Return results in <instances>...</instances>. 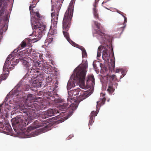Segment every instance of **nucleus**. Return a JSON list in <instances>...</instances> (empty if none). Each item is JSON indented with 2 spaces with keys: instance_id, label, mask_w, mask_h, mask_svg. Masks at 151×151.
Returning a JSON list of instances; mask_svg holds the SVG:
<instances>
[{
  "instance_id": "1",
  "label": "nucleus",
  "mask_w": 151,
  "mask_h": 151,
  "mask_svg": "<svg viewBox=\"0 0 151 151\" xmlns=\"http://www.w3.org/2000/svg\"><path fill=\"white\" fill-rule=\"evenodd\" d=\"M19 109L22 112L27 113L28 112L30 115L28 116L27 119H24L21 117H16L12 119V124L13 128L17 133L24 129L23 128L26 126L28 124L31 122L32 120L36 119V115L35 110L38 111L42 109L43 104H19Z\"/></svg>"
},
{
  "instance_id": "2",
  "label": "nucleus",
  "mask_w": 151,
  "mask_h": 151,
  "mask_svg": "<svg viewBox=\"0 0 151 151\" xmlns=\"http://www.w3.org/2000/svg\"><path fill=\"white\" fill-rule=\"evenodd\" d=\"M88 68L86 61L83 64H81L75 70L73 74L68 82L67 89L68 90L75 86L74 81L80 87L83 89L86 88L87 86H85V78Z\"/></svg>"
},
{
  "instance_id": "3",
  "label": "nucleus",
  "mask_w": 151,
  "mask_h": 151,
  "mask_svg": "<svg viewBox=\"0 0 151 151\" xmlns=\"http://www.w3.org/2000/svg\"><path fill=\"white\" fill-rule=\"evenodd\" d=\"M21 84V82H20L15 87L14 91H13L12 94H11V92L10 94H8L7 95L4 101L3 104H8V103L12 104L13 103H17V101H21L22 102V101H23V102L20 103L21 104H22L23 103L26 104L32 103L31 100L33 99L32 94L28 95L26 100H25L26 97L22 98L20 97L21 92L19 91L20 89L19 87H20ZM2 104H3V103Z\"/></svg>"
},
{
  "instance_id": "4",
  "label": "nucleus",
  "mask_w": 151,
  "mask_h": 151,
  "mask_svg": "<svg viewBox=\"0 0 151 151\" xmlns=\"http://www.w3.org/2000/svg\"><path fill=\"white\" fill-rule=\"evenodd\" d=\"M69 104H62L59 106H57L55 109H50L45 112V117H50L55 115L59 113L61 111H63L67 110L70 114H72L73 111L76 109L78 104H70L69 107Z\"/></svg>"
},
{
  "instance_id": "5",
  "label": "nucleus",
  "mask_w": 151,
  "mask_h": 151,
  "mask_svg": "<svg viewBox=\"0 0 151 151\" xmlns=\"http://www.w3.org/2000/svg\"><path fill=\"white\" fill-rule=\"evenodd\" d=\"M92 92H89L88 91L83 92L81 91L80 88L76 89L75 90L68 92V94L69 95L68 98L67 99L68 101H70L71 99V102L72 104H74L72 102V101L74 97L73 96L76 95H79V98L82 101L83 99H86L87 97L89 96L92 93Z\"/></svg>"
},
{
  "instance_id": "6",
  "label": "nucleus",
  "mask_w": 151,
  "mask_h": 151,
  "mask_svg": "<svg viewBox=\"0 0 151 151\" xmlns=\"http://www.w3.org/2000/svg\"><path fill=\"white\" fill-rule=\"evenodd\" d=\"M76 0H71V1L68 8V9L66 12L64 17L63 19V27L65 26V22L68 19V22L72 18L73 14V4L74 3Z\"/></svg>"
},
{
  "instance_id": "7",
  "label": "nucleus",
  "mask_w": 151,
  "mask_h": 151,
  "mask_svg": "<svg viewBox=\"0 0 151 151\" xmlns=\"http://www.w3.org/2000/svg\"><path fill=\"white\" fill-rule=\"evenodd\" d=\"M93 36L96 37L101 43L110 42L111 40V36L99 30L96 31V32L93 34Z\"/></svg>"
},
{
  "instance_id": "8",
  "label": "nucleus",
  "mask_w": 151,
  "mask_h": 151,
  "mask_svg": "<svg viewBox=\"0 0 151 151\" xmlns=\"http://www.w3.org/2000/svg\"><path fill=\"white\" fill-rule=\"evenodd\" d=\"M67 20H68V19H67ZM68 20H67V21L65 22V23L66 25L65 27H63V35L64 36V37L66 38L67 40L74 47H77V46H78V45L75 43L74 42L70 40L69 37V36L68 33L66 32V31L68 30L69 28L70 27V20H69V22H68Z\"/></svg>"
},
{
  "instance_id": "9",
  "label": "nucleus",
  "mask_w": 151,
  "mask_h": 151,
  "mask_svg": "<svg viewBox=\"0 0 151 151\" xmlns=\"http://www.w3.org/2000/svg\"><path fill=\"white\" fill-rule=\"evenodd\" d=\"M35 20V18L32 19L31 20V24L32 29H39V30L42 32V31H44L45 30L46 26L41 24L40 22H37Z\"/></svg>"
},
{
  "instance_id": "10",
  "label": "nucleus",
  "mask_w": 151,
  "mask_h": 151,
  "mask_svg": "<svg viewBox=\"0 0 151 151\" xmlns=\"http://www.w3.org/2000/svg\"><path fill=\"white\" fill-rule=\"evenodd\" d=\"M102 50H103L102 51V58L104 60L108 59V54L109 50L107 48L101 46H100L98 49L97 58L101 56Z\"/></svg>"
},
{
  "instance_id": "11",
  "label": "nucleus",
  "mask_w": 151,
  "mask_h": 151,
  "mask_svg": "<svg viewBox=\"0 0 151 151\" xmlns=\"http://www.w3.org/2000/svg\"><path fill=\"white\" fill-rule=\"evenodd\" d=\"M11 55H9L8 56L4 64L3 68V73H4L5 75L4 76V77L2 76L0 77V83H1L2 80H4L6 79L7 77V75L9 73V71L8 67L9 65V60H8V58H11Z\"/></svg>"
},
{
  "instance_id": "12",
  "label": "nucleus",
  "mask_w": 151,
  "mask_h": 151,
  "mask_svg": "<svg viewBox=\"0 0 151 151\" xmlns=\"http://www.w3.org/2000/svg\"><path fill=\"white\" fill-rule=\"evenodd\" d=\"M95 84V79L93 75H89L88 76V79L86 82L85 86H87L86 88L87 89L90 88V89H93Z\"/></svg>"
},
{
  "instance_id": "13",
  "label": "nucleus",
  "mask_w": 151,
  "mask_h": 151,
  "mask_svg": "<svg viewBox=\"0 0 151 151\" xmlns=\"http://www.w3.org/2000/svg\"><path fill=\"white\" fill-rule=\"evenodd\" d=\"M9 1L7 0H0V8H1L0 12L1 15L6 10L7 4Z\"/></svg>"
},
{
  "instance_id": "14",
  "label": "nucleus",
  "mask_w": 151,
  "mask_h": 151,
  "mask_svg": "<svg viewBox=\"0 0 151 151\" xmlns=\"http://www.w3.org/2000/svg\"><path fill=\"white\" fill-rule=\"evenodd\" d=\"M43 123H42L41 122L36 120L32 125H30L29 128L30 130H32L43 127Z\"/></svg>"
},
{
  "instance_id": "15",
  "label": "nucleus",
  "mask_w": 151,
  "mask_h": 151,
  "mask_svg": "<svg viewBox=\"0 0 151 151\" xmlns=\"http://www.w3.org/2000/svg\"><path fill=\"white\" fill-rule=\"evenodd\" d=\"M52 19V22H53L54 24H57V20L58 19V14H55V13L52 12L51 14Z\"/></svg>"
},
{
  "instance_id": "16",
  "label": "nucleus",
  "mask_w": 151,
  "mask_h": 151,
  "mask_svg": "<svg viewBox=\"0 0 151 151\" xmlns=\"http://www.w3.org/2000/svg\"><path fill=\"white\" fill-rule=\"evenodd\" d=\"M56 24H57L53 23L51 26L50 29L52 34V35L56 34L57 33Z\"/></svg>"
},
{
  "instance_id": "17",
  "label": "nucleus",
  "mask_w": 151,
  "mask_h": 151,
  "mask_svg": "<svg viewBox=\"0 0 151 151\" xmlns=\"http://www.w3.org/2000/svg\"><path fill=\"white\" fill-rule=\"evenodd\" d=\"M47 127L45 126L43 128L39 129L38 131L36 132L37 135H38L41 133H44L47 130Z\"/></svg>"
},
{
  "instance_id": "18",
  "label": "nucleus",
  "mask_w": 151,
  "mask_h": 151,
  "mask_svg": "<svg viewBox=\"0 0 151 151\" xmlns=\"http://www.w3.org/2000/svg\"><path fill=\"white\" fill-rule=\"evenodd\" d=\"M105 95L104 93H101V96H102V97L101 98L99 101L97 102V104H98L99 102H100V104H104L105 103V101L106 100L104 97Z\"/></svg>"
},
{
  "instance_id": "19",
  "label": "nucleus",
  "mask_w": 151,
  "mask_h": 151,
  "mask_svg": "<svg viewBox=\"0 0 151 151\" xmlns=\"http://www.w3.org/2000/svg\"><path fill=\"white\" fill-rule=\"evenodd\" d=\"M41 85V82H39L37 80L33 81L32 83V85L34 87L38 88Z\"/></svg>"
},
{
  "instance_id": "20",
  "label": "nucleus",
  "mask_w": 151,
  "mask_h": 151,
  "mask_svg": "<svg viewBox=\"0 0 151 151\" xmlns=\"http://www.w3.org/2000/svg\"><path fill=\"white\" fill-rule=\"evenodd\" d=\"M78 46H77L76 47H78L81 50L82 52V57H85L86 55V52L85 49L83 48L82 47L79 46V47H78Z\"/></svg>"
},
{
  "instance_id": "21",
  "label": "nucleus",
  "mask_w": 151,
  "mask_h": 151,
  "mask_svg": "<svg viewBox=\"0 0 151 151\" xmlns=\"http://www.w3.org/2000/svg\"><path fill=\"white\" fill-rule=\"evenodd\" d=\"M26 42L24 41H23L20 44V47H19L18 50H19L24 47L26 45Z\"/></svg>"
},
{
  "instance_id": "22",
  "label": "nucleus",
  "mask_w": 151,
  "mask_h": 151,
  "mask_svg": "<svg viewBox=\"0 0 151 151\" xmlns=\"http://www.w3.org/2000/svg\"><path fill=\"white\" fill-rule=\"evenodd\" d=\"M25 58H20V60H22V62L23 63V64L25 65V66H26L27 67L28 66V64L29 63L27 62L26 60H25Z\"/></svg>"
},
{
  "instance_id": "23",
  "label": "nucleus",
  "mask_w": 151,
  "mask_h": 151,
  "mask_svg": "<svg viewBox=\"0 0 151 151\" xmlns=\"http://www.w3.org/2000/svg\"><path fill=\"white\" fill-rule=\"evenodd\" d=\"M64 100L60 98H58V99H56L55 100V103H63V104H65V103H63Z\"/></svg>"
},
{
  "instance_id": "24",
  "label": "nucleus",
  "mask_w": 151,
  "mask_h": 151,
  "mask_svg": "<svg viewBox=\"0 0 151 151\" xmlns=\"http://www.w3.org/2000/svg\"><path fill=\"white\" fill-rule=\"evenodd\" d=\"M114 89L111 86H109L107 91L109 92L110 94H112V92L114 91Z\"/></svg>"
},
{
  "instance_id": "25",
  "label": "nucleus",
  "mask_w": 151,
  "mask_h": 151,
  "mask_svg": "<svg viewBox=\"0 0 151 151\" xmlns=\"http://www.w3.org/2000/svg\"><path fill=\"white\" fill-rule=\"evenodd\" d=\"M93 13L94 17L96 18H98V14L97 13V11L95 8H94L93 9Z\"/></svg>"
},
{
  "instance_id": "26",
  "label": "nucleus",
  "mask_w": 151,
  "mask_h": 151,
  "mask_svg": "<svg viewBox=\"0 0 151 151\" xmlns=\"http://www.w3.org/2000/svg\"><path fill=\"white\" fill-rule=\"evenodd\" d=\"M97 115V113L96 111H91L90 115V116L93 117L95 118V117Z\"/></svg>"
},
{
  "instance_id": "27",
  "label": "nucleus",
  "mask_w": 151,
  "mask_h": 151,
  "mask_svg": "<svg viewBox=\"0 0 151 151\" xmlns=\"http://www.w3.org/2000/svg\"><path fill=\"white\" fill-rule=\"evenodd\" d=\"M93 117L90 116V119L89 121V124L90 125H92V123L94 122V118Z\"/></svg>"
},
{
  "instance_id": "28",
  "label": "nucleus",
  "mask_w": 151,
  "mask_h": 151,
  "mask_svg": "<svg viewBox=\"0 0 151 151\" xmlns=\"http://www.w3.org/2000/svg\"><path fill=\"white\" fill-rule=\"evenodd\" d=\"M4 105V108L5 109V110H6V109H8V110H9L11 109V107L9 104Z\"/></svg>"
},
{
  "instance_id": "29",
  "label": "nucleus",
  "mask_w": 151,
  "mask_h": 151,
  "mask_svg": "<svg viewBox=\"0 0 151 151\" xmlns=\"http://www.w3.org/2000/svg\"><path fill=\"white\" fill-rule=\"evenodd\" d=\"M94 24L97 28L98 29H100V24L99 23L96 22H94Z\"/></svg>"
},
{
  "instance_id": "30",
  "label": "nucleus",
  "mask_w": 151,
  "mask_h": 151,
  "mask_svg": "<svg viewBox=\"0 0 151 151\" xmlns=\"http://www.w3.org/2000/svg\"><path fill=\"white\" fill-rule=\"evenodd\" d=\"M42 37V35L41 34H40L39 35H37L36 37V38H36L37 39V41L39 40H40V39Z\"/></svg>"
},
{
  "instance_id": "31",
  "label": "nucleus",
  "mask_w": 151,
  "mask_h": 151,
  "mask_svg": "<svg viewBox=\"0 0 151 151\" xmlns=\"http://www.w3.org/2000/svg\"><path fill=\"white\" fill-rule=\"evenodd\" d=\"M34 65H35V67H40V63L38 62H35L34 63Z\"/></svg>"
},
{
  "instance_id": "32",
  "label": "nucleus",
  "mask_w": 151,
  "mask_h": 151,
  "mask_svg": "<svg viewBox=\"0 0 151 151\" xmlns=\"http://www.w3.org/2000/svg\"><path fill=\"white\" fill-rule=\"evenodd\" d=\"M4 104H0V114L1 113H2L3 107V105H4Z\"/></svg>"
},
{
  "instance_id": "33",
  "label": "nucleus",
  "mask_w": 151,
  "mask_h": 151,
  "mask_svg": "<svg viewBox=\"0 0 151 151\" xmlns=\"http://www.w3.org/2000/svg\"><path fill=\"white\" fill-rule=\"evenodd\" d=\"M121 71V73H123V71L122 69H117L116 70V72L117 73H119V71Z\"/></svg>"
},
{
  "instance_id": "34",
  "label": "nucleus",
  "mask_w": 151,
  "mask_h": 151,
  "mask_svg": "<svg viewBox=\"0 0 151 151\" xmlns=\"http://www.w3.org/2000/svg\"><path fill=\"white\" fill-rule=\"evenodd\" d=\"M35 13L36 15L37 16V18L39 19L40 18L41 16L38 12H36Z\"/></svg>"
},
{
  "instance_id": "35",
  "label": "nucleus",
  "mask_w": 151,
  "mask_h": 151,
  "mask_svg": "<svg viewBox=\"0 0 151 151\" xmlns=\"http://www.w3.org/2000/svg\"><path fill=\"white\" fill-rule=\"evenodd\" d=\"M4 127V126L2 123H0V128L3 129Z\"/></svg>"
},
{
  "instance_id": "36",
  "label": "nucleus",
  "mask_w": 151,
  "mask_h": 151,
  "mask_svg": "<svg viewBox=\"0 0 151 151\" xmlns=\"http://www.w3.org/2000/svg\"><path fill=\"white\" fill-rule=\"evenodd\" d=\"M14 67V65H11L10 67L9 68V69H10L11 70H12L13 68V67Z\"/></svg>"
},
{
  "instance_id": "37",
  "label": "nucleus",
  "mask_w": 151,
  "mask_h": 151,
  "mask_svg": "<svg viewBox=\"0 0 151 151\" xmlns=\"http://www.w3.org/2000/svg\"><path fill=\"white\" fill-rule=\"evenodd\" d=\"M122 16L124 17V22H127V18L125 17V16L122 15Z\"/></svg>"
},
{
  "instance_id": "38",
  "label": "nucleus",
  "mask_w": 151,
  "mask_h": 151,
  "mask_svg": "<svg viewBox=\"0 0 151 151\" xmlns=\"http://www.w3.org/2000/svg\"><path fill=\"white\" fill-rule=\"evenodd\" d=\"M31 7H32V5H30L29 6V10H30V12H31L32 11V9H31Z\"/></svg>"
},
{
  "instance_id": "39",
  "label": "nucleus",
  "mask_w": 151,
  "mask_h": 151,
  "mask_svg": "<svg viewBox=\"0 0 151 151\" xmlns=\"http://www.w3.org/2000/svg\"><path fill=\"white\" fill-rule=\"evenodd\" d=\"M100 104H97L96 105V108H97V109H98V107L100 106Z\"/></svg>"
},
{
  "instance_id": "40",
  "label": "nucleus",
  "mask_w": 151,
  "mask_h": 151,
  "mask_svg": "<svg viewBox=\"0 0 151 151\" xmlns=\"http://www.w3.org/2000/svg\"><path fill=\"white\" fill-rule=\"evenodd\" d=\"M115 78V75L113 76V78Z\"/></svg>"
},
{
  "instance_id": "41",
  "label": "nucleus",
  "mask_w": 151,
  "mask_h": 151,
  "mask_svg": "<svg viewBox=\"0 0 151 151\" xmlns=\"http://www.w3.org/2000/svg\"><path fill=\"white\" fill-rule=\"evenodd\" d=\"M50 41H51H51H52V39H50Z\"/></svg>"
},
{
  "instance_id": "42",
  "label": "nucleus",
  "mask_w": 151,
  "mask_h": 151,
  "mask_svg": "<svg viewBox=\"0 0 151 151\" xmlns=\"http://www.w3.org/2000/svg\"><path fill=\"white\" fill-rule=\"evenodd\" d=\"M65 120V119H63V120L62 122H63V121H64Z\"/></svg>"
},
{
  "instance_id": "43",
  "label": "nucleus",
  "mask_w": 151,
  "mask_h": 151,
  "mask_svg": "<svg viewBox=\"0 0 151 151\" xmlns=\"http://www.w3.org/2000/svg\"><path fill=\"white\" fill-rule=\"evenodd\" d=\"M50 42H48V44H50Z\"/></svg>"
},
{
  "instance_id": "44",
  "label": "nucleus",
  "mask_w": 151,
  "mask_h": 151,
  "mask_svg": "<svg viewBox=\"0 0 151 151\" xmlns=\"http://www.w3.org/2000/svg\"><path fill=\"white\" fill-rule=\"evenodd\" d=\"M53 8H52V11H53Z\"/></svg>"
},
{
  "instance_id": "45",
  "label": "nucleus",
  "mask_w": 151,
  "mask_h": 151,
  "mask_svg": "<svg viewBox=\"0 0 151 151\" xmlns=\"http://www.w3.org/2000/svg\"><path fill=\"white\" fill-rule=\"evenodd\" d=\"M52 81V80L51 79V80H50L49 81Z\"/></svg>"
},
{
  "instance_id": "46",
  "label": "nucleus",
  "mask_w": 151,
  "mask_h": 151,
  "mask_svg": "<svg viewBox=\"0 0 151 151\" xmlns=\"http://www.w3.org/2000/svg\"><path fill=\"white\" fill-rule=\"evenodd\" d=\"M109 100H108L107 101H109Z\"/></svg>"
},
{
  "instance_id": "47",
  "label": "nucleus",
  "mask_w": 151,
  "mask_h": 151,
  "mask_svg": "<svg viewBox=\"0 0 151 151\" xmlns=\"http://www.w3.org/2000/svg\"><path fill=\"white\" fill-rule=\"evenodd\" d=\"M104 3V2H103L102 3V4H103Z\"/></svg>"
},
{
  "instance_id": "48",
  "label": "nucleus",
  "mask_w": 151,
  "mask_h": 151,
  "mask_svg": "<svg viewBox=\"0 0 151 151\" xmlns=\"http://www.w3.org/2000/svg\"><path fill=\"white\" fill-rule=\"evenodd\" d=\"M97 110H97H96L97 111H98V110Z\"/></svg>"
}]
</instances>
